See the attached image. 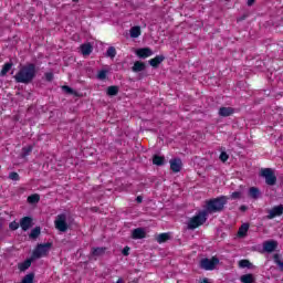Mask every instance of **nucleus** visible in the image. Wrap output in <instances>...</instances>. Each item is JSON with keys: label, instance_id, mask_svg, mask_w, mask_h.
<instances>
[{"label": "nucleus", "instance_id": "f257e3e1", "mask_svg": "<svg viewBox=\"0 0 283 283\" xmlns=\"http://www.w3.org/2000/svg\"><path fill=\"white\" fill-rule=\"evenodd\" d=\"M15 83H23L30 85L36 78V64L28 63L23 65L18 73L13 76Z\"/></svg>", "mask_w": 283, "mask_h": 283}, {"label": "nucleus", "instance_id": "f03ea898", "mask_svg": "<svg viewBox=\"0 0 283 283\" xmlns=\"http://www.w3.org/2000/svg\"><path fill=\"white\" fill-rule=\"evenodd\" d=\"M229 198L227 196L217 197L210 199L206 202V210L208 213H220L224 211V206L227 205Z\"/></svg>", "mask_w": 283, "mask_h": 283}, {"label": "nucleus", "instance_id": "7ed1b4c3", "mask_svg": "<svg viewBox=\"0 0 283 283\" xmlns=\"http://www.w3.org/2000/svg\"><path fill=\"white\" fill-rule=\"evenodd\" d=\"M206 222H207V212H200L199 214H196L195 217L189 219L188 229L190 231H193L198 229V227H202V224Z\"/></svg>", "mask_w": 283, "mask_h": 283}, {"label": "nucleus", "instance_id": "20e7f679", "mask_svg": "<svg viewBox=\"0 0 283 283\" xmlns=\"http://www.w3.org/2000/svg\"><path fill=\"white\" fill-rule=\"evenodd\" d=\"M50 249H52L51 242L38 244L32 253L33 260H39L41 258H45V255H48V253H50Z\"/></svg>", "mask_w": 283, "mask_h": 283}, {"label": "nucleus", "instance_id": "39448f33", "mask_svg": "<svg viewBox=\"0 0 283 283\" xmlns=\"http://www.w3.org/2000/svg\"><path fill=\"white\" fill-rule=\"evenodd\" d=\"M261 176L262 178H265V185H269V187H273L277 184V177L271 168L261 169Z\"/></svg>", "mask_w": 283, "mask_h": 283}, {"label": "nucleus", "instance_id": "423d86ee", "mask_svg": "<svg viewBox=\"0 0 283 283\" xmlns=\"http://www.w3.org/2000/svg\"><path fill=\"white\" fill-rule=\"evenodd\" d=\"M54 224H55V229H57V231L65 233V231H67V229H69L67 216L65 213L57 214L55 218Z\"/></svg>", "mask_w": 283, "mask_h": 283}, {"label": "nucleus", "instance_id": "0eeeda50", "mask_svg": "<svg viewBox=\"0 0 283 283\" xmlns=\"http://www.w3.org/2000/svg\"><path fill=\"white\" fill-rule=\"evenodd\" d=\"M219 263L220 260L216 256H212L211 259L206 258L200 261V269H203V271H213Z\"/></svg>", "mask_w": 283, "mask_h": 283}, {"label": "nucleus", "instance_id": "6e6552de", "mask_svg": "<svg viewBox=\"0 0 283 283\" xmlns=\"http://www.w3.org/2000/svg\"><path fill=\"white\" fill-rule=\"evenodd\" d=\"M20 227L22 231H30L34 227V219L32 217H23L20 219Z\"/></svg>", "mask_w": 283, "mask_h": 283}, {"label": "nucleus", "instance_id": "1a4fd4ad", "mask_svg": "<svg viewBox=\"0 0 283 283\" xmlns=\"http://www.w3.org/2000/svg\"><path fill=\"white\" fill-rule=\"evenodd\" d=\"M170 169L174 174H180L182 170V159L180 158H172L169 160Z\"/></svg>", "mask_w": 283, "mask_h": 283}, {"label": "nucleus", "instance_id": "9d476101", "mask_svg": "<svg viewBox=\"0 0 283 283\" xmlns=\"http://www.w3.org/2000/svg\"><path fill=\"white\" fill-rule=\"evenodd\" d=\"M280 216H283V205L274 206L271 210H269L266 218L268 220H273Z\"/></svg>", "mask_w": 283, "mask_h": 283}, {"label": "nucleus", "instance_id": "9b49d317", "mask_svg": "<svg viewBox=\"0 0 283 283\" xmlns=\"http://www.w3.org/2000/svg\"><path fill=\"white\" fill-rule=\"evenodd\" d=\"M276 249H277V241L269 240L263 242V251H265V253H273V251H275Z\"/></svg>", "mask_w": 283, "mask_h": 283}, {"label": "nucleus", "instance_id": "f8f14e48", "mask_svg": "<svg viewBox=\"0 0 283 283\" xmlns=\"http://www.w3.org/2000/svg\"><path fill=\"white\" fill-rule=\"evenodd\" d=\"M219 116H221L222 118H227L229 116H233V114H235V108L233 107H226V106H222L219 108V112H218Z\"/></svg>", "mask_w": 283, "mask_h": 283}, {"label": "nucleus", "instance_id": "ddd939ff", "mask_svg": "<svg viewBox=\"0 0 283 283\" xmlns=\"http://www.w3.org/2000/svg\"><path fill=\"white\" fill-rule=\"evenodd\" d=\"M147 238V232H145V229L137 228L132 231V239L133 240H143Z\"/></svg>", "mask_w": 283, "mask_h": 283}, {"label": "nucleus", "instance_id": "4468645a", "mask_svg": "<svg viewBox=\"0 0 283 283\" xmlns=\"http://www.w3.org/2000/svg\"><path fill=\"white\" fill-rule=\"evenodd\" d=\"M136 55H137L139 59H149V56H153V55H154V51H151V49H149V48L138 49V50L136 51Z\"/></svg>", "mask_w": 283, "mask_h": 283}, {"label": "nucleus", "instance_id": "2eb2a0df", "mask_svg": "<svg viewBox=\"0 0 283 283\" xmlns=\"http://www.w3.org/2000/svg\"><path fill=\"white\" fill-rule=\"evenodd\" d=\"M163 61H165V55H156L155 57L150 59L148 63L151 67L156 69L160 66V63H163Z\"/></svg>", "mask_w": 283, "mask_h": 283}, {"label": "nucleus", "instance_id": "dca6fc26", "mask_svg": "<svg viewBox=\"0 0 283 283\" xmlns=\"http://www.w3.org/2000/svg\"><path fill=\"white\" fill-rule=\"evenodd\" d=\"M93 50L94 49L92 48V44H90V43H85V44L81 45V52H82L83 56H90V54H92Z\"/></svg>", "mask_w": 283, "mask_h": 283}, {"label": "nucleus", "instance_id": "f3484780", "mask_svg": "<svg viewBox=\"0 0 283 283\" xmlns=\"http://www.w3.org/2000/svg\"><path fill=\"white\" fill-rule=\"evenodd\" d=\"M146 67H147V66H146L145 62L136 61V62L134 63L133 67H132V71H133V72H136V73H138V72H144V70H145Z\"/></svg>", "mask_w": 283, "mask_h": 283}, {"label": "nucleus", "instance_id": "a211bd4d", "mask_svg": "<svg viewBox=\"0 0 283 283\" xmlns=\"http://www.w3.org/2000/svg\"><path fill=\"white\" fill-rule=\"evenodd\" d=\"M105 251L107 248H92L91 254L93 258H101V255H105Z\"/></svg>", "mask_w": 283, "mask_h": 283}, {"label": "nucleus", "instance_id": "6ab92c4d", "mask_svg": "<svg viewBox=\"0 0 283 283\" xmlns=\"http://www.w3.org/2000/svg\"><path fill=\"white\" fill-rule=\"evenodd\" d=\"M153 165H156L157 167H163V165H165V156L154 155Z\"/></svg>", "mask_w": 283, "mask_h": 283}, {"label": "nucleus", "instance_id": "aec40b11", "mask_svg": "<svg viewBox=\"0 0 283 283\" xmlns=\"http://www.w3.org/2000/svg\"><path fill=\"white\" fill-rule=\"evenodd\" d=\"M247 233H249V223H243L238 230V237L245 238Z\"/></svg>", "mask_w": 283, "mask_h": 283}, {"label": "nucleus", "instance_id": "412c9836", "mask_svg": "<svg viewBox=\"0 0 283 283\" xmlns=\"http://www.w3.org/2000/svg\"><path fill=\"white\" fill-rule=\"evenodd\" d=\"M171 240V235L167 232H164V233H160L158 237H157V242L158 244H165V242Z\"/></svg>", "mask_w": 283, "mask_h": 283}, {"label": "nucleus", "instance_id": "4be33fe9", "mask_svg": "<svg viewBox=\"0 0 283 283\" xmlns=\"http://www.w3.org/2000/svg\"><path fill=\"white\" fill-rule=\"evenodd\" d=\"M30 266H32V259H27L22 263L18 264L19 271H28Z\"/></svg>", "mask_w": 283, "mask_h": 283}, {"label": "nucleus", "instance_id": "5701e85b", "mask_svg": "<svg viewBox=\"0 0 283 283\" xmlns=\"http://www.w3.org/2000/svg\"><path fill=\"white\" fill-rule=\"evenodd\" d=\"M249 196L250 198H252L253 200H258V198H260V188L258 187H251L249 189Z\"/></svg>", "mask_w": 283, "mask_h": 283}, {"label": "nucleus", "instance_id": "b1692460", "mask_svg": "<svg viewBox=\"0 0 283 283\" xmlns=\"http://www.w3.org/2000/svg\"><path fill=\"white\" fill-rule=\"evenodd\" d=\"M118 86L117 85H112L107 87L106 94L107 96H117L118 95Z\"/></svg>", "mask_w": 283, "mask_h": 283}, {"label": "nucleus", "instance_id": "393cba45", "mask_svg": "<svg viewBox=\"0 0 283 283\" xmlns=\"http://www.w3.org/2000/svg\"><path fill=\"white\" fill-rule=\"evenodd\" d=\"M41 235V227H35L34 229L31 230L29 238L31 240H36Z\"/></svg>", "mask_w": 283, "mask_h": 283}, {"label": "nucleus", "instance_id": "a878e982", "mask_svg": "<svg viewBox=\"0 0 283 283\" xmlns=\"http://www.w3.org/2000/svg\"><path fill=\"white\" fill-rule=\"evenodd\" d=\"M142 31H140V27H133L130 28V38L132 39H138V36H140Z\"/></svg>", "mask_w": 283, "mask_h": 283}, {"label": "nucleus", "instance_id": "bb28decb", "mask_svg": "<svg viewBox=\"0 0 283 283\" xmlns=\"http://www.w3.org/2000/svg\"><path fill=\"white\" fill-rule=\"evenodd\" d=\"M12 65H13L12 62L4 63L1 72H0V76H6L8 74V72H10V70H12Z\"/></svg>", "mask_w": 283, "mask_h": 283}, {"label": "nucleus", "instance_id": "cd10ccee", "mask_svg": "<svg viewBox=\"0 0 283 283\" xmlns=\"http://www.w3.org/2000/svg\"><path fill=\"white\" fill-rule=\"evenodd\" d=\"M29 205H36L41 200V196L39 193H34L28 197Z\"/></svg>", "mask_w": 283, "mask_h": 283}, {"label": "nucleus", "instance_id": "c85d7f7f", "mask_svg": "<svg viewBox=\"0 0 283 283\" xmlns=\"http://www.w3.org/2000/svg\"><path fill=\"white\" fill-rule=\"evenodd\" d=\"M241 282L242 283H253L255 282V277H253V274H244L241 276Z\"/></svg>", "mask_w": 283, "mask_h": 283}, {"label": "nucleus", "instance_id": "c756f323", "mask_svg": "<svg viewBox=\"0 0 283 283\" xmlns=\"http://www.w3.org/2000/svg\"><path fill=\"white\" fill-rule=\"evenodd\" d=\"M240 269H251V261L243 259L239 261Z\"/></svg>", "mask_w": 283, "mask_h": 283}, {"label": "nucleus", "instance_id": "7c9ffc66", "mask_svg": "<svg viewBox=\"0 0 283 283\" xmlns=\"http://www.w3.org/2000/svg\"><path fill=\"white\" fill-rule=\"evenodd\" d=\"M106 56H108V59H116V48L109 46L106 51Z\"/></svg>", "mask_w": 283, "mask_h": 283}, {"label": "nucleus", "instance_id": "2f4dec72", "mask_svg": "<svg viewBox=\"0 0 283 283\" xmlns=\"http://www.w3.org/2000/svg\"><path fill=\"white\" fill-rule=\"evenodd\" d=\"M9 180H13L14 182H19L21 180V176H19V172L12 171L9 174Z\"/></svg>", "mask_w": 283, "mask_h": 283}, {"label": "nucleus", "instance_id": "473e14b6", "mask_svg": "<svg viewBox=\"0 0 283 283\" xmlns=\"http://www.w3.org/2000/svg\"><path fill=\"white\" fill-rule=\"evenodd\" d=\"M273 260L277 264L280 271H283V261L280 259V254H274Z\"/></svg>", "mask_w": 283, "mask_h": 283}, {"label": "nucleus", "instance_id": "72a5a7b5", "mask_svg": "<svg viewBox=\"0 0 283 283\" xmlns=\"http://www.w3.org/2000/svg\"><path fill=\"white\" fill-rule=\"evenodd\" d=\"M34 282V273L27 274L21 283H33Z\"/></svg>", "mask_w": 283, "mask_h": 283}, {"label": "nucleus", "instance_id": "f704fd0d", "mask_svg": "<svg viewBox=\"0 0 283 283\" xmlns=\"http://www.w3.org/2000/svg\"><path fill=\"white\" fill-rule=\"evenodd\" d=\"M20 227H21V223L17 221H12L9 223L10 231H17V229H19Z\"/></svg>", "mask_w": 283, "mask_h": 283}, {"label": "nucleus", "instance_id": "c9c22d12", "mask_svg": "<svg viewBox=\"0 0 283 283\" xmlns=\"http://www.w3.org/2000/svg\"><path fill=\"white\" fill-rule=\"evenodd\" d=\"M97 78H99V81H105V78H107V70L99 71L97 74Z\"/></svg>", "mask_w": 283, "mask_h": 283}, {"label": "nucleus", "instance_id": "e433bc0d", "mask_svg": "<svg viewBox=\"0 0 283 283\" xmlns=\"http://www.w3.org/2000/svg\"><path fill=\"white\" fill-rule=\"evenodd\" d=\"M62 90L63 92H65V94H70V95L76 94V92H74L73 88L67 85L62 86Z\"/></svg>", "mask_w": 283, "mask_h": 283}, {"label": "nucleus", "instance_id": "4c0bfd02", "mask_svg": "<svg viewBox=\"0 0 283 283\" xmlns=\"http://www.w3.org/2000/svg\"><path fill=\"white\" fill-rule=\"evenodd\" d=\"M219 160H221V163H227V160H229V154H227V151H221Z\"/></svg>", "mask_w": 283, "mask_h": 283}, {"label": "nucleus", "instance_id": "58836bf2", "mask_svg": "<svg viewBox=\"0 0 283 283\" xmlns=\"http://www.w3.org/2000/svg\"><path fill=\"white\" fill-rule=\"evenodd\" d=\"M45 81H48V83H52V81H54V73L52 72H48L44 74Z\"/></svg>", "mask_w": 283, "mask_h": 283}, {"label": "nucleus", "instance_id": "ea45409f", "mask_svg": "<svg viewBox=\"0 0 283 283\" xmlns=\"http://www.w3.org/2000/svg\"><path fill=\"white\" fill-rule=\"evenodd\" d=\"M240 198H242V192L234 191V192L231 193V199L232 200H240Z\"/></svg>", "mask_w": 283, "mask_h": 283}, {"label": "nucleus", "instance_id": "a19ab883", "mask_svg": "<svg viewBox=\"0 0 283 283\" xmlns=\"http://www.w3.org/2000/svg\"><path fill=\"white\" fill-rule=\"evenodd\" d=\"M22 151H23L24 156H30V154L32 151V146L22 148Z\"/></svg>", "mask_w": 283, "mask_h": 283}, {"label": "nucleus", "instance_id": "79ce46f5", "mask_svg": "<svg viewBox=\"0 0 283 283\" xmlns=\"http://www.w3.org/2000/svg\"><path fill=\"white\" fill-rule=\"evenodd\" d=\"M129 251H130V248L126 245V247L122 250V254L125 255V256H127V255H129Z\"/></svg>", "mask_w": 283, "mask_h": 283}, {"label": "nucleus", "instance_id": "37998d69", "mask_svg": "<svg viewBox=\"0 0 283 283\" xmlns=\"http://www.w3.org/2000/svg\"><path fill=\"white\" fill-rule=\"evenodd\" d=\"M136 202H138V205H140V202H143V197H142V196H138V197L136 198Z\"/></svg>", "mask_w": 283, "mask_h": 283}, {"label": "nucleus", "instance_id": "c03bdc74", "mask_svg": "<svg viewBox=\"0 0 283 283\" xmlns=\"http://www.w3.org/2000/svg\"><path fill=\"white\" fill-rule=\"evenodd\" d=\"M247 3H248L249 7H251V6H253V3H255V0H248Z\"/></svg>", "mask_w": 283, "mask_h": 283}, {"label": "nucleus", "instance_id": "a18cd8bd", "mask_svg": "<svg viewBox=\"0 0 283 283\" xmlns=\"http://www.w3.org/2000/svg\"><path fill=\"white\" fill-rule=\"evenodd\" d=\"M240 211H247V206H241Z\"/></svg>", "mask_w": 283, "mask_h": 283}, {"label": "nucleus", "instance_id": "49530a36", "mask_svg": "<svg viewBox=\"0 0 283 283\" xmlns=\"http://www.w3.org/2000/svg\"><path fill=\"white\" fill-rule=\"evenodd\" d=\"M116 283H125V281H123V279H118L117 281H116Z\"/></svg>", "mask_w": 283, "mask_h": 283}, {"label": "nucleus", "instance_id": "de8ad7c7", "mask_svg": "<svg viewBox=\"0 0 283 283\" xmlns=\"http://www.w3.org/2000/svg\"><path fill=\"white\" fill-rule=\"evenodd\" d=\"M73 1V3H78V0H72Z\"/></svg>", "mask_w": 283, "mask_h": 283}, {"label": "nucleus", "instance_id": "09e8293b", "mask_svg": "<svg viewBox=\"0 0 283 283\" xmlns=\"http://www.w3.org/2000/svg\"><path fill=\"white\" fill-rule=\"evenodd\" d=\"M94 211H96V208H93Z\"/></svg>", "mask_w": 283, "mask_h": 283}, {"label": "nucleus", "instance_id": "8fccbe9b", "mask_svg": "<svg viewBox=\"0 0 283 283\" xmlns=\"http://www.w3.org/2000/svg\"><path fill=\"white\" fill-rule=\"evenodd\" d=\"M0 229H1V222H0Z\"/></svg>", "mask_w": 283, "mask_h": 283}]
</instances>
